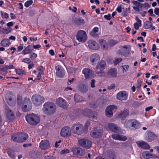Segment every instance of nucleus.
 <instances>
[{
    "label": "nucleus",
    "instance_id": "nucleus-56",
    "mask_svg": "<svg viewBox=\"0 0 159 159\" xmlns=\"http://www.w3.org/2000/svg\"><path fill=\"white\" fill-rule=\"evenodd\" d=\"M69 152V151L68 149H65L61 150L60 152V154H62L65 153H68Z\"/></svg>",
    "mask_w": 159,
    "mask_h": 159
},
{
    "label": "nucleus",
    "instance_id": "nucleus-19",
    "mask_svg": "<svg viewBox=\"0 0 159 159\" xmlns=\"http://www.w3.org/2000/svg\"><path fill=\"white\" fill-rule=\"evenodd\" d=\"M82 73L84 75L86 79H89L93 77V73L89 68H84L82 70Z\"/></svg>",
    "mask_w": 159,
    "mask_h": 159
},
{
    "label": "nucleus",
    "instance_id": "nucleus-20",
    "mask_svg": "<svg viewBox=\"0 0 159 159\" xmlns=\"http://www.w3.org/2000/svg\"><path fill=\"white\" fill-rule=\"evenodd\" d=\"M118 54L125 57H128L129 55V51L127 47L124 46L119 49L117 52Z\"/></svg>",
    "mask_w": 159,
    "mask_h": 159
},
{
    "label": "nucleus",
    "instance_id": "nucleus-27",
    "mask_svg": "<svg viewBox=\"0 0 159 159\" xmlns=\"http://www.w3.org/2000/svg\"><path fill=\"white\" fill-rule=\"evenodd\" d=\"M142 157L144 159H149L150 158H153L156 157L154 154H149L148 151H144L142 153Z\"/></svg>",
    "mask_w": 159,
    "mask_h": 159
},
{
    "label": "nucleus",
    "instance_id": "nucleus-58",
    "mask_svg": "<svg viewBox=\"0 0 159 159\" xmlns=\"http://www.w3.org/2000/svg\"><path fill=\"white\" fill-rule=\"evenodd\" d=\"M142 81L140 80H138L137 81V84L136 88L139 89L141 86L142 84Z\"/></svg>",
    "mask_w": 159,
    "mask_h": 159
},
{
    "label": "nucleus",
    "instance_id": "nucleus-61",
    "mask_svg": "<svg viewBox=\"0 0 159 159\" xmlns=\"http://www.w3.org/2000/svg\"><path fill=\"white\" fill-rule=\"evenodd\" d=\"M95 81L94 80H91L90 84L91 87L92 88H94L95 87Z\"/></svg>",
    "mask_w": 159,
    "mask_h": 159
},
{
    "label": "nucleus",
    "instance_id": "nucleus-6",
    "mask_svg": "<svg viewBox=\"0 0 159 159\" xmlns=\"http://www.w3.org/2000/svg\"><path fill=\"white\" fill-rule=\"evenodd\" d=\"M106 64L104 61L102 60L100 63L97 66L96 68V73L99 76H102L104 73L103 70L104 69Z\"/></svg>",
    "mask_w": 159,
    "mask_h": 159
},
{
    "label": "nucleus",
    "instance_id": "nucleus-3",
    "mask_svg": "<svg viewBox=\"0 0 159 159\" xmlns=\"http://www.w3.org/2000/svg\"><path fill=\"white\" fill-rule=\"evenodd\" d=\"M71 129L72 133L78 135L82 134L84 131L83 125L78 123L72 125L71 127Z\"/></svg>",
    "mask_w": 159,
    "mask_h": 159
},
{
    "label": "nucleus",
    "instance_id": "nucleus-13",
    "mask_svg": "<svg viewBox=\"0 0 159 159\" xmlns=\"http://www.w3.org/2000/svg\"><path fill=\"white\" fill-rule=\"evenodd\" d=\"M83 113L85 116H87L93 119L95 118L97 115L96 112L91 111L90 110L88 109H86L84 110Z\"/></svg>",
    "mask_w": 159,
    "mask_h": 159
},
{
    "label": "nucleus",
    "instance_id": "nucleus-55",
    "mask_svg": "<svg viewBox=\"0 0 159 159\" xmlns=\"http://www.w3.org/2000/svg\"><path fill=\"white\" fill-rule=\"evenodd\" d=\"M122 6L121 4H118L117 7L116 9V10L119 13H120L122 12Z\"/></svg>",
    "mask_w": 159,
    "mask_h": 159
},
{
    "label": "nucleus",
    "instance_id": "nucleus-21",
    "mask_svg": "<svg viewBox=\"0 0 159 159\" xmlns=\"http://www.w3.org/2000/svg\"><path fill=\"white\" fill-rule=\"evenodd\" d=\"M39 147L42 150H45L50 147V143L47 140H42L39 143Z\"/></svg>",
    "mask_w": 159,
    "mask_h": 159
},
{
    "label": "nucleus",
    "instance_id": "nucleus-1",
    "mask_svg": "<svg viewBox=\"0 0 159 159\" xmlns=\"http://www.w3.org/2000/svg\"><path fill=\"white\" fill-rule=\"evenodd\" d=\"M56 106L54 103L48 102L44 104L43 111L46 114H52L56 111Z\"/></svg>",
    "mask_w": 159,
    "mask_h": 159
},
{
    "label": "nucleus",
    "instance_id": "nucleus-30",
    "mask_svg": "<svg viewBox=\"0 0 159 159\" xmlns=\"http://www.w3.org/2000/svg\"><path fill=\"white\" fill-rule=\"evenodd\" d=\"M106 153L109 159H115V152L113 150H108L106 151Z\"/></svg>",
    "mask_w": 159,
    "mask_h": 159
},
{
    "label": "nucleus",
    "instance_id": "nucleus-33",
    "mask_svg": "<svg viewBox=\"0 0 159 159\" xmlns=\"http://www.w3.org/2000/svg\"><path fill=\"white\" fill-rule=\"evenodd\" d=\"M10 44L9 40L7 39H5L2 40L1 42V46L5 47H8Z\"/></svg>",
    "mask_w": 159,
    "mask_h": 159
},
{
    "label": "nucleus",
    "instance_id": "nucleus-14",
    "mask_svg": "<svg viewBox=\"0 0 159 159\" xmlns=\"http://www.w3.org/2000/svg\"><path fill=\"white\" fill-rule=\"evenodd\" d=\"M117 108V107L114 105H111L108 106L106 110V116L109 117H111L113 114L112 110Z\"/></svg>",
    "mask_w": 159,
    "mask_h": 159
},
{
    "label": "nucleus",
    "instance_id": "nucleus-41",
    "mask_svg": "<svg viewBox=\"0 0 159 159\" xmlns=\"http://www.w3.org/2000/svg\"><path fill=\"white\" fill-rule=\"evenodd\" d=\"M31 46L30 45L27 46L23 51V54L24 55L28 54L31 52L32 50L31 49Z\"/></svg>",
    "mask_w": 159,
    "mask_h": 159
},
{
    "label": "nucleus",
    "instance_id": "nucleus-51",
    "mask_svg": "<svg viewBox=\"0 0 159 159\" xmlns=\"http://www.w3.org/2000/svg\"><path fill=\"white\" fill-rule=\"evenodd\" d=\"M124 126L126 128L129 129L131 128L130 123L129 121V120L125 122L124 124Z\"/></svg>",
    "mask_w": 159,
    "mask_h": 159
},
{
    "label": "nucleus",
    "instance_id": "nucleus-22",
    "mask_svg": "<svg viewBox=\"0 0 159 159\" xmlns=\"http://www.w3.org/2000/svg\"><path fill=\"white\" fill-rule=\"evenodd\" d=\"M90 60L92 64L94 65L100 60V57L98 54L94 53L91 56Z\"/></svg>",
    "mask_w": 159,
    "mask_h": 159
},
{
    "label": "nucleus",
    "instance_id": "nucleus-26",
    "mask_svg": "<svg viewBox=\"0 0 159 159\" xmlns=\"http://www.w3.org/2000/svg\"><path fill=\"white\" fill-rule=\"evenodd\" d=\"M6 116L9 120H12L14 118V116L13 111L9 108H7L5 110Z\"/></svg>",
    "mask_w": 159,
    "mask_h": 159
},
{
    "label": "nucleus",
    "instance_id": "nucleus-10",
    "mask_svg": "<svg viewBox=\"0 0 159 159\" xmlns=\"http://www.w3.org/2000/svg\"><path fill=\"white\" fill-rule=\"evenodd\" d=\"M71 151L73 155L79 156H83L84 155L85 152L84 149L79 147L73 148L71 149Z\"/></svg>",
    "mask_w": 159,
    "mask_h": 159
},
{
    "label": "nucleus",
    "instance_id": "nucleus-49",
    "mask_svg": "<svg viewBox=\"0 0 159 159\" xmlns=\"http://www.w3.org/2000/svg\"><path fill=\"white\" fill-rule=\"evenodd\" d=\"M89 34L92 36L94 37H98L99 36V34L97 33L93 32V31H91L89 32Z\"/></svg>",
    "mask_w": 159,
    "mask_h": 159
},
{
    "label": "nucleus",
    "instance_id": "nucleus-46",
    "mask_svg": "<svg viewBox=\"0 0 159 159\" xmlns=\"http://www.w3.org/2000/svg\"><path fill=\"white\" fill-rule=\"evenodd\" d=\"M32 0H30L27 1L24 4L25 6L26 7H28L33 3Z\"/></svg>",
    "mask_w": 159,
    "mask_h": 159
},
{
    "label": "nucleus",
    "instance_id": "nucleus-37",
    "mask_svg": "<svg viewBox=\"0 0 159 159\" xmlns=\"http://www.w3.org/2000/svg\"><path fill=\"white\" fill-rule=\"evenodd\" d=\"M79 89L83 93L86 92L88 90V87L87 85L81 84L79 86Z\"/></svg>",
    "mask_w": 159,
    "mask_h": 159
},
{
    "label": "nucleus",
    "instance_id": "nucleus-18",
    "mask_svg": "<svg viewBox=\"0 0 159 159\" xmlns=\"http://www.w3.org/2000/svg\"><path fill=\"white\" fill-rule=\"evenodd\" d=\"M89 47L93 50H97L99 48V46L95 41L90 40L88 42Z\"/></svg>",
    "mask_w": 159,
    "mask_h": 159
},
{
    "label": "nucleus",
    "instance_id": "nucleus-16",
    "mask_svg": "<svg viewBox=\"0 0 159 159\" xmlns=\"http://www.w3.org/2000/svg\"><path fill=\"white\" fill-rule=\"evenodd\" d=\"M56 104L60 107L63 108H66L67 106L66 102L63 98H57L56 101Z\"/></svg>",
    "mask_w": 159,
    "mask_h": 159
},
{
    "label": "nucleus",
    "instance_id": "nucleus-36",
    "mask_svg": "<svg viewBox=\"0 0 159 159\" xmlns=\"http://www.w3.org/2000/svg\"><path fill=\"white\" fill-rule=\"evenodd\" d=\"M111 137L113 139H127V138L123 135H120L116 134L111 135Z\"/></svg>",
    "mask_w": 159,
    "mask_h": 159
},
{
    "label": "nucleus",
    "instance_id": "nucleus-5",
    "mask_svg": "<svg viewBox=\"0 0 159 159\" xmlns=\"http://www.w3.org/2000/svg\"><path fill=\"white\" fill-rule=\"evenodd\" d=\"M32 101L34 104L36 106H38L44 102V98L39 95H34L32 96Z\"/></svg>",
    "mask_w": 159,
    "mask_h": 159
},
{
    "label": "nucleus",
    "instance_id": "nucleus-29",
    "mask_svg": "<svg viewBox=\"0 0 159 159\" xmlns=\"http://www.w3.org/2000/svg\"><path fill=\"white\" fill-rule=\"evenodd\" d=\"M117 74V70L115 68H111L108 72V75L113 77H116Z\"/></svg>",
    "mask_w": 159,
    "mask_h": 159
},
{
    "label": "nucleus",
    "instance_id": "nucleus-50",
    "mask_svg": "<svg viewBox=\"0 0 159 159\" xmlns=\"http://www.w3.org/2000/svg\"><path fill=\"white\" fill-rule=\"evenodd\" d=\"M29 56L30 58L33 59H34L37 57V55L34 53L32 52L30 53Z\"/></svg>",
    "mask_w": 159,
    "mask_h": 159
},
{
    "label": "nucleus",
    "instance_id": "nucleus-7",
    "mask_svg": "<svg viewBox=\"0 0 159 159\" xmlns=\"http://www.w3.org/2000/svg\"><path fill=\"white\" fill-rule=\"evenodd\" d=\"M71 131L70 127L65 126L61 129L60 134L61 136L64 138H68L71 135Z\"/></svg>",
    "mask_w": 159,
    "mask_h": 159
},
{
    "label": "nucleus",
    "instance_id": "nucleus-32",
    "mask_svg": "<svg viewBox=\"0 0 159 159\" xmlns=\"http://www.w3.org/2000/svg\"><path fill=\"white\" fill-rule=\"evenodd\" d=\"M137 22L135 23L134 25V27L136 30H138L140 27L142 25V23L141 20L137 16L135 17V18Z\"/></svg>",
    "mask_w": 159,
    "mask_h": 159
},
{
    "label": "nucleus",
    "instance_id": "nucleus-47",
    "mask_svg": "<svg viewBox=\"0 0 159 159\" xmlns=\"http://www.w3.org/2000/svg\"><path fill=\"white\" fill-rule=\"evenodd\" d=\"M117 43V41L115 40H110L108 42V45L110 46H112L115 45Z\"/></svg>",
    "mask_w": 159,
    "mask_h": 159
},
{
    "label": "nucleus",
    "instance_id": "nucleus-9",
    "mask_svg": "<svg viewBox=\"0 0 159 159\" xmlns=\"http://www.w3.org/2000/svg\"><path fill=\"white\" fill-rule=\"evenodd\" d=\"M56 75L60 78H63L65 75V70L60 65H57L55 67Z\"/></svg>",
    "mask_w": 159,
    "mask_h": 159
},
{
    "label": "nucleus",
    "instance_id": "nucleus-53",
    "mask_svg": "<svg viewBox=\"0 0 159 159\" xmlns=\"http://www.w3.org/2000/svg\"><path fill=\"white\" fill-rule=\"evenodd\" d=\"M90 123L89 121H87L85 123L84 125V128L85 129V131H88V127L90 125Z\"/></svg>",
    "mask_w": 159,
    "mask_h": 159
},
{
    "label": "nucleus",
    "instance_id": "nucleus-39",
    "mask_svg": "<svg viewBox=\"0 0 159 159\" xmlns=\"http://www.w3.org/2000/svg\"><path fill=\"white\" fill-rule=\"evenodd\" d=\"M6 99L8 104L10 106H13L15 104V102L10 97H6Z\"/></svg>",
    "mask_w": 159,
    "mask_h": 159
},
{
    "label": "nucleus",
    "instance_id": "nucleus-45",
    "mask_svg": "<svg viewBox=\"0 0 159 159\" xmlns=\"http://www.w3.org/2000/svg\"><path fill=\"white\" fill-rule=\"evenodd\" d=\"M123 73H124L127 72L129 68V66L128 65L122 66H121Z\"/></svg>",
    "mask_w": 159,
    "mask_h": 159
},
{
    "label": "nucleus",
    "instance_id": "nucleus-35",
    "mask_svg": "<svg viewBox=\"0 0 159 159\" xmlns=\"http://www.w3.org/2000/svg\"><path fill=\"white\" fill-rule=\"evenodd\" d=\"M140 126V124L137 120L133 119L132 129H136L139 128Z\"/></svg>",
    "mask_w": 159,
    "mask_h": 159
},
{
    "label": "nucleus",
    "instance_id": "nucleus-31",
    "mask_svg": "<svg viewBox=\"0 0 159 159\" xmlns=\"http://www.w3.org/2000/svg\"><path fill=\"white\" fill-rule=\"evenodd\" d=\"M129 114V111L127 109H125L121 112L118 115V117L121 119H124L126 118L128 116Z\"/></svg>",
    "mask_w": 159,
    "mask_h": 159
},
{
    "label": "nucleus",
    "instance_id": "nucleus-63",
    "mask_svg": "<svg viewBox=\"0 0 159 159\" xmlns=\"http://www.w3.org/2000/svg\"><path fill=\"white\" fill-rule=\"evenodd\" d=\"M104 18L107 20H110L111 19V15L110 14H108L107 15L104 16Z\"/></svg>",
    "mask_w": 159,
    "mask_h": 159
},
{
    "label": "nucleus",
    "instance_id": "nucleus-4",
    "mask_svg": "<svg viewBox=\"0 0 159 159\" xmlns=\"http://www.w3.org/2000/svg\"><path fill=\"white\" fill-rule=\"evenodd\" d=\"M103 130L100 127H96L93 128L90 132V135L93 138H100L102 135Z\"/></svg>",
    "mask_w": 159,
    "mask_h": 159
},
{
    "label": "nucleus",
    "instance_id": "nucleus-43",
    "mask_svg": "<svg viewBox=\"0 0 159 159\" xmlns=\"http://www.w3.org/2000/svg\"><path fill=\"white\" fill-rule=\"evenodd\" d=\"M7 154L10 157L13 159H14V152L11 149H9L7 150Z\"/></svg>",
    "mask_w": 159,
    "mask_h": 159
},
{
    "label": "nucleus",
    "instance_id": "nucleus-57",
    "mask_svg": "<svg viewBox=\"0 0 159 159\" xmlns=\"http://www.w3.org/2000/svg\"><path fill=\"white\" fill-rule=\"evenodd\" d=\"M148 12L150 14V15L153 17H155L156 15L153 14V9H149L148 11Z\"/></svg>",
    "mask_w": 159,
    "mask_h": 159
},
{
    "label": "nucleus",
    "instance_id": "nucleus-12",
    "mask_svg": "<svg viewBox=\"0 0 159 159\" xmlns=\"http://www.w3.org/2000/svg\"><path fill=\"white\" fill-rule=\"evenodd\" d=\"M78 143L79 146L88 149L91 147L92 144L89 140H79Z\"/></svg>",
    "mask_w": 159,
    "mask_h": 159
},
{
    "label": "nucleus",
    "instance_id": "nucleus-38",
    "mask_svg": "<svg viewBox=\"0 0 159 159\" xmlns=\"http://www.w3.org/2000/svg\"><path fill=\"white\" fill-rule=\"evenodd\" d=\"M74 100L76 102H81L83 100L82 97L77 94H75L74 97Z\"/></svg>",
    "mask_w": 159,
    "mask_h": 159
},
{
    "label": "nucleus",
    "instance_id": "nucleus-62",
    "mask_svg": "<svg viewBox=\"0 0 159 159\" xmlns=\"http://www.w3.org/2000/svg\"><path fill=\"white\" fill-rule=\"evenodd\" d=\"M22 62L27 63H29L30 62V60L29 58H25L23 59Z\"/></svg>",
    "mask_w": 159,
    "mask_h": 159
},
{
    "label": "nucleus",
    "instance_id": "nucleus-60",
    "mask_svg": "<svg viewBox=\"0 0 159 159\" xmlns=\"http://www.w3.org/2000/svg\"><path fill=\"white\" fill-rule=\"evenodd\" d=\"M24 44H22L20 46H19L17 48V52H19L20 51L22 50L23 49Z\"/></svg>",
    "mask_w": 159,
    "mask_h": 159
},
{
    "label": "nucleus",
    "instance_id": "nucleus-34",
    "mask_svg": "<svg viewBox=\"0 0 159 159\" xmlns=\"http://www.w3.org/2000/svg\"><path fill=\"white\" fill-rule=\"evenodd\" d=\"M12 29L11 28H2L0 30V34H7L11 32Z\"/></svg>",
    "mask_w": 159,
    "mask_h": 159
},
{
    "label": "nucleus",
    "instance_id": "nucleus-59",
    "mask_svg": "<svg viewBox=\"0 0 159 159\" xmlns=\"http://www.w3.org/2000/svg\"><path fill=\"white\" fill-rule=\"evenodd\" d=\"M43 159H55V157L51 155H47L45 156Z\"/></svg>",
    "mask_w": 159,
    "mask_h": 159
},
{
    "label": "nucleus",
    "instance_id": "nucleus-25",
    "mask_svg": "<svg viewBox=\"0 0 159 159\" xmlns=\"http://www.w3.org/2000/svg\"><path fill=\"white\" fill-rule=\"evenodd\" d=\"M137 144L139 147L144 149H148L150 148V146L147 143L143 141H138Z\"/></svg>",
    "mask_w": 159,
    "mask_h": 159
},
{
    "label": "nucleus",
    "instance_id": "nucleus-40",
    "mask_svg": "<svg viewBox=\"0 0 159 159\" xmlns=\"http://www.w3.org/2000/svg\"><path fill=\"white\" fill-rule=\"evenodd\" d=\"M75 23L77 25H80L84 24V20L81 18H76L75 20Z\"/></svg>",
    "mask_w": 159,
    "mask_h": 159
},
{
    "label": "nucleus",
    "instance_id": "nucleus-2",
    "mask_svg": "<svg viewBox=\"0 0 159 159\" xmlns=\"http://www.w3.org/2000/svg\"><path fill=\"white\" fill-rule=\"evenodd\" d=\"M25 119L28 123L33 125L37 124L40 121L39 117L34 113L26 115Z\"/></svg>",
    "mask_w": 159,
    "mask_h": 159
},
{
    "label": "nucleus",
    "instance_id": "nucleus-8",
    "mask_svg": "<svg viewBox=\"0 0 159 159\" xmlns=\"http://www.w3.org/2000/svg\"><path fill=\"white\" fill-rule=\"evenodd\" d=\"M32 105L30 99L25 98L23 101L22 106V110L24 111H27L30 110L32 108Z\"/></svg>",
    "mask_w": 159,
    "mask_h": 159
},
{
    "label": "nucleus",
    "instance_id": "nucleus-11",
    "mask_svg": "<svg viewBox=\"0 0 159 159\" xmlns=\"http://www.w3.org/2000/svg\"><path fill=\"white\" fill-rule=\"evenodd\" d=\"M76 38L79 42H84L87 39L85 32L83 30H79L76 35Z\"/></svg>",
    "mask_w": 159,
    "mask_h": 159
},
{
    "label": "nucleus",
    "instance_id": "nucleus-42",
    "mask_svg": "<svg viewBox=\"0 0 159 159\" xmlns=\"http://www.w3.org/2000/svg\"><path fill=\"white\" fill-rule=\"evenodd\" d=\"M152 25V23L149 21L145 22L144 24L143 28L145 29H148L150 28Z\"/></svg>",
    "mask_w": 159,
    "mask_h": 159
},
{
    "label": "nucleus",
    "instance_id": "nucleus-54",
    "mask_svg": "<svg viewBox=\"0 0 159 159\" xmlns=\"http://www.w3.org/2000/svg\"><path fill=\"white\" fill-rule=\"evenodd\" d=\"M122 60V59L120 58H116L115 59V60L114 61V63L115 65H116L118 64Z\"/></svg>",
    "mask_w": 159,
    "mask_h": 159
},
{
    "label": "nucleus",
    "instance_id": "nucleus-52",
    "mask_svg": "<svg viewBox=\"0 0 159 159\" xmlns=\"http://www.w3.org/2000/svg\"><path fill=\"white\" fill-rule=\"evenodd\" d=\"M16 72L18 75H21L24 73V71L21 69H18L16 70Z\"/></svg>",
    "mask_w": 159,
    "mask_h": 159
},
{
    "label": "nucleus",
    "instance_id": "nucleus-28",
    "mask_svg": "<svg viewBox=\"0 0 159 159\" xmlns=\"http://www.w3.org/2000/svg\"><path fill=\"white\" fill-rule=\"evenodd\" d=\"M99 42L101 48L102 49L105 50H107L108 48V46L105 40L103 39H101L99 40Z\"/></svg>",
    "mask_w": 159,
    "mask_h": 159
},
{
    "label": "nucleus",
    "instance_id": "nucleus-23",
    "mask_svg": "<svg viewBox=\"0 0 159 159\" xmlns=\"http://www.w3.org/2000/svg\"><path fill=\"white\" fill-rule=\"evenodd\" d=\"M43 67L41 66L39 67L37 69V71L35 70H34L32 73H34L35 75H37V77L38 80H40L41 77V75L43 71Z\"/></svg>",
    "mask_w": 159,
    "mask_h": 159
},
{
    "label": "nucleus",
    "instance_id": "nucleus-64",
    "mask_svg": "<svg viewBox=\"0 0 159 159\" xmlns=\"http://www.w3.org/2000/svg\"><path fill=\"white\" fill-rule=\"evenodd\" d=\"M154 12L156 15L159 16V8H155L154 10Z\"/></svg>",
    "mask_w": 159,
    "mask_h": 159
},
{
    "label": "nucleus",
    "instance_id": "nucleus-17",
    "mask_svg": "<svg viewBox=\"0 0 159 159\" xmlns=\"http://www.w3.org/2000/svg\"><path fill=\"white\" fill-rule=\"evenodd\" d=\"M128 94L125 91L119 92L117 94V99L119 100L123 101L127 100L128 97Z\"/></svg>",
    "mask_w": 159,
    "mask_h": 159
},
{
    "label": "nucleus",
    "instance_id": "nucleus-15",
    "mask_svg": "<svg viewBox=\"0 0 159 159\" xmlns=\"http://www.w3.org/2000/svg\"><path fill=\"white\" fill-rule=\"evenodd\" d=\"M11 139H27L28 136L25 133H21L14 134L11 136Z\"/></svg>",
    "mask_w": 159,
    "mask_h": 159
},
{
    "label": "nucleus",
    "instance_id": "nucleus-24",
    "mask_svg": "<svg viewBox=\"0 0 159 159\" xmlns=\"http://www.w3.org/2000/svg\"><path fill=\"white\" fill-rule=\"evenodd\" d=\"M108 127L109 129L112 132L115 133H119L120 132L121 129L120 128L118 127L113 124L109 123L108 125Z\"/></svg>",
    "mask_w": 159,
    "mask_h": 159
},
{
    "label": "nucleus",
    "instance_id": "nucleus-48",
    "mask_svg": "<svg viewBox=\"0 0 159 159\" xmlns=\"http://www.w3.org/2000/svg\"><path fill=\"white\" fill-rule=\"evenodd\" d=\"M0 12L2 18L7 19L9 17V15L6 12L3 13L2 11H1Z\"/></svg>",
    "mask_w": 159,
    "mask_h": 159
},
{
    "label": "nucleus",
    "instance_id": "nucleus-44",
    "mask_svg": "<svg viewBox=\"0 0 159 159\" xmlns=\"http://www.w3.org/2000/svg\"><path fill=\"white\" fill-rule=\"evenodd\" d=\"M148 139H153L156 138V136L151 132H149L147 134Z\"/></svg>",
    "mask_w": 159,
    "mask_h": 159
}]
</instances>
